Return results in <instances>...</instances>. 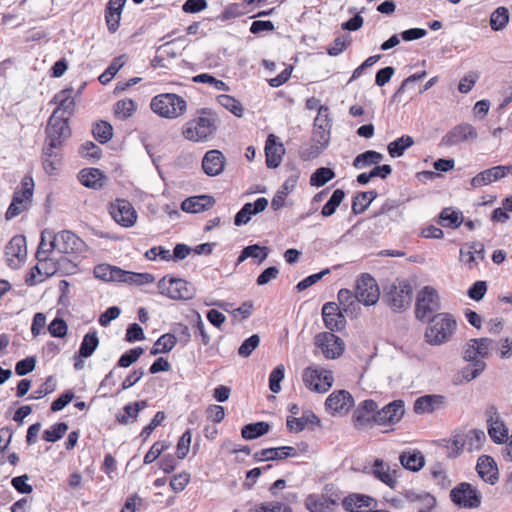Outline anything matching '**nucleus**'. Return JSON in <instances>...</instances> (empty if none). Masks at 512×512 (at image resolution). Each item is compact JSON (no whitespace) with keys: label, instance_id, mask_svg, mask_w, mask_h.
Returning <instances> with one entry per match:
<instances>
[{"label":"nucleus","instance_id":"c756f323","mask_svg":"<svg viewBox=\"0 0 512 512\" xmlns=\"http://www.w3.org/2000/svg\"><path fill=\"white\" fill-rule=\"evenodd\" d=\"M266 165L269 168H277L280 166L283 155L285 153L284 146L278 141V137L269 134L265 143Z\"/></svg>","mask_w":512,"mask_h":512},{"label":"nucleus","instance_id":"f8f14e48","mask_svg":"<svg viewBox=\"0 0 512 512\" xmlns=\"http://www.w3.org/2000/svg\"><path fill=\"white\" fill-rule=\"evenodd\" d=\"M159 292L174 300H187L193 297V289L181 278L163 277L158 282Z\"/></svg>","mask_w":512,"mask_h":512},{"label":"nucleus","instance_id":"2eb2a0df","mask_svg":"<svg viewBox=\"0 0 512 512\" xmlns=\"http://www.w3.org/2000/svg\"><path fill=\"white\" fill-rule=\"evenodd\" d=\"M68 121V117L59 116L56 115V113H52L46 128L48 141L47 144H51V147L62 146L63 140L68 138L71 134Z\"/></svg>","mask_w":512,"mask_h":512},{"label":"nucleus","instance_id":"37998d69","mask_svg":"<svg viewBox=\"0 0 512 512\" xmlns=\"http://www.w3.org/2000/svg\"><path fill=\"white\" fill-rule=\"evenodd\" d=\"M286 425L291 432H301L308 425H320V419L313 412L304 413L301 417H287Z\"/></svg>","mask_w":512,"mask_h":512},{"label":"nucleus","instance_id":"864d4df0","mask_svg":"<svg viewBox=\"0 0 512 512\" xmlns=\"http://www.w3.org/2000/svg\"><path fill=\"white\" fill-rule=\"evenodd\" d=\"M94 138L101 144L109 142L113 137V127L107 121H99L92 127Z\"/></svg>","mask_w":512,"mask_h":512},{"label":"nucleus","instance_id":"dca6fc26","mask_svg":"<svg viewBox=\"0 0 512 512\" xmlns=\"http://www.w3.org/2000/svg\"><path fill=\"white\" fill-rule=\"evenodd\" d=\"M109 214L122 227H132L137 220V212L130 201L117 198L109 204Z\"/></svg>","mask_w":512,"mask_h":512},{"label":"nucleus","instance_id":"5701e85b","mask_svg":"<svg viewBox=\"0 0 512 512\" xmlns=\"http://www.w3.org/2000/svg\"><path fill=\"white\" fill-rule=\"evenodd\" d=\"M354 405V399L347 390L332 392L325 401L326 410L334 414H346Z\"/></svg>","mask_w":512,"mask_h":512},{"label":"nucleus","instance_id":"2f4dec72","mask_svg":"<svg viewBox=\"0 0 512 512\" xmlns=\"http://www.w3.org/2000/svg\"><path fill=\"white\" fill-rule=\"evenodd\" d=\"M298 456V451L292 446H281L276 448H264L254 453L255 461L283 460L288 457Z\"/></svg>","mask_w":512,"mask_h":512},{"label":"nucleus","instance_id":"bf43d9fd","mask_svg":"<svg viewBox=\"0 0 512 512\" xmlns=\"http://www.w3.org/2000/svg\"><path fill=\"white\" fill-rule=\"evenodd\" d=\"M250 12H252V9L246 8L243 1L240 3H230L221 12L220 19L222 21H227L230 19L241 17Z\"/></svg>","mask_w":512,"mask_h":512},{"label":"nucleus","instance_id":"c03bdc74","mask_svg":"<svg viewBox=\"0 0 512 512\" xmlns=\"http://www.w3.org/2000/svg\"><path fill=\"white\" fill-rule=\"evenodd\" d=\"M136 110L137 104L130 98L120 99L113 105L114 117L122 121L132 117Z\"/></svg>","mask_w":512,"mask_h":512},{"label":"nucleus","instance_id":"052dcab7","mask_svg":"<svg viewBox=\"0 0 512 512\" xmlns=\"http://www.w3.org/2000/svg\"><path fill=\"white\" fill-rule=\"evenodd\" d=\"M268 256V249L267 247H261L257 244L249 245L245 247L240 256L238 257V263L243 262L249 257L258 259L259 262H262L265 260Z\"/></svg>","mask_w":512,"mask_h":512},{"label":"nucleus","instance_id":"603ef678","mask_svg":"<svg viewBox=\"0 0 512 512\" xmlns=\"http://www.w3.org/2000/svg\"><path fill=\"white\" fill-rule=\"evenodd\" d=\"M177 343V338L171 333L161 335L158 340L154 343L151 354L157 355L162 353L170 352Z\"/></svg>","mask_w":512,"mask_h":512},{"label":"nucleus","instance_id":"0e129e2a","mask_svg":"<svg viewBox=\"0 0 512 512\" xmlns=\"http://www.w3.org/2000/svg\"><path fill=\"white\" fill-rule=\"evenodd\" d=\"M335 177L332 169L327 167L318 168L310 177V185L321 187Z\"/></svg>","mask_w":512,"mask_h":512},{"label":"nucleus","instance_id":"72a5a7b5","mask_svg":"<svg viewBox=\"0 0 512 512\" xmlns=\"http://www.w3.org/2000/svg\"><path fill=\"white\" fill-rule=\"evenodd\" d=\"M268 206V200L265 197H260L253 203H246L236 214L234 224L241 226L247 224L251 219V216L258 214L266 209Z\"/></svg>","mask_w":512,"mask_h":512},{"label":"nucleus","instance_id":"4c0bfd02","mask_svg":"<svg viewBox=\"0 0 512 512\" xmlns=\"http://www.w3.org/2000/svg\"><path fill=\"white\" fill-rule=\"evenodd\" d=\"M373 498L359 493H350L346 497H341V504L347 512H365L371 506Z\"/></svg>","mask_w":512,"mask_h":512},{"label":"nucleus","instance_id":"58836bf2","mask_svg":"<svg viewBox=\"0 0 512 512\" xmlns=\"http://www.w3.org/2000/svg\"><path fill=\"white\" fill-rule=\"evenodd\" d=\"M5 255L10 263L14 262V260L18 262L24 261L27 255L25 237L22 235L12 237L5 247Z\"/></svg>","mask_w":512,"mask_h":512},{"label":"nucleus","instance_id":"bb28decb","mask_svg":"<svg viewBox=\"0 0 512 512\" xmlns=\"http://www.w3.org/2000/svg\"><path fill=\"white\" fill-rule=\"evenodd\" d=\"M478 476L487 484L495 485L499 481V470L494 458L489 455H481L476 463Z\"/></svg>","mask_w":512,"mask_h":512},{"label":"nucleus","instance_id":"de8ad7c7","mask_svg":"<svg viewBox=\"0 0 512 512\" xmlns=\"http://www.w3.org/2000/svg\"><path fill=\"white\" fill-rule=\"evenodd\" d=\"M377 197L375 190L359 192L352 201V213L362 214L369 207L372 201Z\"/></svg>","mask_w":512,"mask_h":512},{"label":"nucleus","instance_id":"f03ea898","mask_svg":"<svg viewBox=\"0 0 512 512\" xmlns=\"http://www.w3.org/2000/svg\"><path fill=\"white\" fill-rule=\"evenodd\" d=\"M487 441L485 432L482 429H469L467 431H457L446 442L448 456L455 458L463 450L468 452L480 451Z\"/></svg>","mask_w":512,"mask_h":512},{"label":"nucleus","instance_id":"4d7b16f0","mask_svg":"<svg viewBox=\"0 0 512 512\" xmlns=\"http://www.w3.org/2000/svg\"><path fill=\"white\" fill-rule=\"evenodd\" d=\"M383 155L377 151L368 150L356 156L353 160V166L357 169L365 168L372 164H378L382 161Z\"/></svg>","mask_w":512,"mask_h":512},{"label":"nucleus","instance_id":"cd10ccee","mask_svg":"<svg viewBox=\"0 0 512 512\" xmlns=\"http://www.w3.org/2000/svg\"><path fill=\"white\" fill-rule=\"evenodd\" d=\"M511 173L512 165L494 166L475 175L471 180V185L474 188H479L497 181Z\"/></svg>","mask_w":512,"mask_h":512},{"label":"nucleus","instance_id":"a211bd4d","mask_svg":"<svg viewBox=\"0 0 512 512\" xmlns=\"http://www.w3.org/2000/svg\"><path fill=\"white\" fill-rule=\"evenodd\" d=\"M36 259L38 261L37 265L31 269L25 279L29 286L43 282L48 277L56 274L59 269L58 261L52 256L36 257Z\"/></svg>","mask_w":512,"mask_h":512},{"label":"nucleus","instance_id":"20e7f679","mask_svg":"<svg viewBox=\"0 0 512 512\" xmlns=\"http://www.w3.org/2000/svg\"><path fill=\"white\" fill-rule=\"evenodd\" d=\"M94 274L105 281L126 283L129 285H144L153 283L155 278L150 273H137L123 270L116 266L101 264L95 267Z\"/></svg>","mask_w":512,"mask_h":512},{"label":"nucleus","instance_id":"09e8293b","mask_svg":"<svg viewBox=\"0 0 512 512\" xmlns=\"http://www.w3.org/2000/svg\"><path fill=\"white\" fill-rule=\"evenodd\" d=\"M403 500L407 503L421 502L425 509H432L436 504V499L429 493H416L413 490H405L401 493Z\"/></svg>","mask_w":512,"mask_h":512},{"label":"nucleus","instance_id":"e433bc0d","mask_svg":"<svg viewBox=\"0 0 512 512\" xmlns=\"http://www.w3.org/2000/svg\"><path fill=\"white\" fill-rule=\"evenodd\" d=\"M268 206V200L265 197H260L253 203H246L236 214L234 224L241 226L247 224L251 219V216L258 214L266 209Z\"/></svg>","mask_w":512,"mask_h":512},{"label":"nucleus","instance_id":"e2e57ef3","mask_svg":"<svg viewBox=\"0 0 512 512\" xmlns=\"http://www.w3.org/2000/svg\"><path fill=\"white\" fill-rule=\"evenodd\" d=\"M54 252H56V246L54 245V234L43 232L38 250L36 252V257L52 256Z\"/></svg>","mask_w":512,"mask_h":512},{"label":"nucleus","instance_id":"6ab92c4d","mask_svg":"<svg viewBox=\"0 0 512 512\" xmlns=\"http://www.w3.org/2000/svg\"><path fill=\"white\" fill-rule=\"evenodd\" d=\"M315 344L321 349L327 359H336L344 352V342L331 332H322L316 335Z\"/></svg>","mask_w":512,"mask_h":512},{"label":"nucleus","instance_id":"49530a36","mask_svg":"<svg viewBox=\"0 0 512 512\" xmlns=\"http://www.w3.org/2000/svg\"><path fill=\"white\" fill-rule=\"evenodd\" d=\"M147 406L146 401H138L134 403H129L124 406L123 414L117 415V421L120 424H128L130 422H135L137 420L139 412Z\"/></svg>","mask_w":512,"mask_h":512},{"label":"nucleus","instance_id":"8fccbe9b","mask_svg":"<svg viewBox=\"0 0 512 512\" xmlns=\"http://www.w3.org/2000/svg\"><path fill=\"white\" fill-rule=\"evenodd\" d=\"M440 402L441 397L436 395L421 396L414 402V411L417 414L431 413Z\"/></svg>","mask_w":512,"mask_h":512},{"label":"nucleus","instance_id":"7ed1b4c3","mask_svg":"<svg viewBox=\"0 0 512 512\" xmlns=\"http://www.w3.org/2000/svg\"><path fill=\"white\" fill-rule=\"evenodd\" d=\"M457 328L456 320L449 313H438L431 317L425 331V341L430 345L448 342Z\"/></svg>","mask_w":512,"mask_h":512},{"label":"nucleus","instance_id":"f257e3e1","mask_svg":"<svg viewBox=\"0 0 512 512\" xmlns=\"http://www.w3.org/2000/svg\"><path fill=\"white\" fill-rule=\"evenodd\" d=\"M219 125V117L212 108L197 110L196 117L182 127V136L191 142L204 143L214 138Z\"/></svg>","mask_w":512,"mask_h":512},{"label":"nucleus","instance_id":"ea45409f","mask_svg":"<svg viewBox=\"0 0 512 512\" xmlns=\"http://www.w3.org/2000/svg\"><path fill=\"white\" fill-rule=\"evenodd\" d=\"M78 178L83 186L92 189H101L107 180L98 168H84L79 172Z\"/></svg>","mask_w":512,"mask_h":512},{"label":"nucleus","instance_id":"39448f33","mask_svg":"<svg viewBox=\"0 0 512 512\" xmlns=\"http://www.w3.org/2000/svg\"><path fill=\"white\" fill-rule=\"evenodd\" d=\"M151 110L161 118L176 119L187 111V101L175 93H161L150 102Z\"/></svg>","mask_w":512,"mask_h":512},{"label":"nucleus","instance_id":"9b49d317","mask_svg":"<svg viewBox=\"0 0 512 512\" xmlns=\"http://www.w3.org/2000/svg\"><path fill=\"white\" fill-rule=\"evenodd\" d=\"M355 297L365 306L375 305L380 298V288L369 273H362L355 283Z\"/></svg>","mask_w":512,"mask_h":512},{"label":"nucleus","instance_id":"7c9ffc66","mask_svg":"<svg viewBox=\"0 0 512 512\" xmlns=\"http://www.w3.org/2000/svg\"><path fill=\"white\" fill-rule=\"evenodd\" d=\"M73 92V88H65L54 95L51 102L55 103L57 107L53 113L68 118L74 113L75 100Z\"/></svg>","mask_w":512,"mask_h":512},{"label":"nucleus","instance_id":"c85d7f7f","mask_svg":"<svg viewBox=\"0 0 512 512\" xmlns=\"http://www.w3.org/2000/svg\"><path fill=\"white\" fill-rule=\"evenodd\" d=\"M478 349L477 345L474 343V339H471L467 347L464 351V359L466 361L472 362V367H467L464 370V377L467 380H472L476 378L481 372L484 371L486 364L484 361L478 359Z\"/></svg>","mask_w":512,"mask_h":512},{"label":"nucleus","instance_id":"a18cd8bd","mask_svg":"<svg viewBox=\"0 0 512 512\" xmlns=\"http://www.w3.org/2000/svg\"><path fill=\"white\" fill-rule=\"evenodd\" d=\"M99 345V337L96 330L89 331L83 337L78 350V356L81 358H88L92 356L94 351Z\"/></svg>","mask_w":512,"mask_h":512},{"label":"nucleus","instance_id":"0eeeda50","mask_svg":"<svg viewBox=\"0 0 512 512\" xmlns=\"http://www.w3.org/2000/svg\"><path fill=\"white\" fill-rule=\"evenodd\" d=\"M412 294L409 281L396 279L385 291L383 299L393 311L402 312L410 307Z\"/></svg>","mask_w":512,"mask_h":512},{"label":"nucleus","instance_id":"b1692460","mask_svg":"<svg viewBox=\"0 0 512 512\" xmlns=\"http://www.w3.org/2000/svg\"><path fill=\"white\" fill-rule=\"evenodd\" d=\"M54 245L57 253L72 254L81 250L83 242L75 233L63 230L54 234Z\"/></svg>","mask_w":512,"mask_h":512},{"label":"nucleus","instance_id":"473e14b6","mask_svg":"<svg viewBox=\"0 0 512 512\" xmlns=\"http://www.w3.org/2000/svg\"><path fill=\"white\" fill-rule=\"evenodd\" d=\"M61 147H51V144H46L42 151V166L44 171L49 175H56L61 167L62 154L60 153Z\"/></svg>","mask_w":512,"mask_h":512},{"label":"nucleus","instance_id":"774afa93","mask_svg":"<svg viewBox=\"0 0 512 512\" xmlns=\"http://www.w3.org/2000/svg\"><path fill=\"white\" fill-rule=\"evenodd\" d=\"M509 21V13L507 8L498 7L490 17V26L493 30L498 31L503 29Z\"/></svg>","mask_w":512,"mask_h":512},{"label":"nucleus","instance_id":"9d476101","mask_svg":"<svg viewBox=\"0 0 512 512\" xmlns=\"http://www.w3.org/2000/svg\"><path fill=\"white\" fill-rule=\"evenodd\" d=\"M450 499L456 506L465 509L478 508L482 502L480 491L468 482H461L451 489Z\"/></svg>","mask_w":512,"mask_h":512},{"label":"nucleus","instance_id":"4be33fe9","mask_svg":"<svg viewBox=\"0 0 512 512\" xmlns=\"http://www.w3.org/2000/svg\"><path fill=\"white\" fill-rule=\"evenodd\" d=\"M485 259L484 244L478 241L465 243L460 248V262L469 270L477 269Z\"/></svg>","mask_w":512,"mask_h":512},{"label":"nucleus","instance_id":"338daca9","mask_svg":"<svg viewBox=\"0 0 512 512\" xmlns=\"http://www.w3.org/2000/svg\"><path fill=\"white\" fill-rule=\"evenodd\" d=\"M67 430L68 425L65 422L55 423L43 432L42 438L46 442H56L65 435Z\"/></svg>","mask_w":512,"mask_h":512},{"label":"nucleus","instance_id":"ddd939ff","mask_svg":"<svg viewBox=\"0 0 512 512\" xmlns=\"http://www.w3.org/2000/svg\"><path fill=\"white\" fill-rule=\"evenodd\" d=\"M405 414V406L404 401L401 399L394 400L381 409L376 408V415L374 422L378 426L390 427V430H393V427L397 425ZM388 432V430H385Z\"/></svg>","mask_w":512,"mask_h":512},{"label":"nucleus","instance_id":"1a4fd4ad","mask_svg":"<svg viewBox=\"0 0 512 512\" xmlns=\"http://www.w3.org/2000/svg\"><path fill=\"white\" fill-rule=\"evenodd\" d=\"M439 309L440 297L437 290L432 286L423 287L417 294L415 317L418 320L425 321Z\"/></svg>","mask_w":512,"mask_h":512},{"label":"nucleus","instance_id":"4468645a","mask_svg":"<svg viewBox=\"0 0 512 512\" xmlns=\"http://www.w3.org/2000/svg\"><path fill=\"white\" fill-rule=\"evenodd\" d=\"M487 431L491 440L496 444L507 442L509 429L501 418L495 405H488L485 410Z\"/></svg>","mask_w":512,"mask_h":512},{"label":"nucleus","instance_id":"6e6d98bb","mask_svg":"<svg viewBox=\"0 0 512 512\" xmlns=\"http://www.w3.org/2000/svg\"><path fill=\"white\" fill-rule=\"evenodd\" d=\"M217 102L231 112L236 117H242L244 114L243 105L239 100L228 94H221L217 96Z\"/></svg>","mask_w":512,"mask_h":512},{"label":"nucleus","instance_id":"423d86ee","mask_svg":"<svg viewBox=\"0 0 512 512\" xmlns=\"http://www.w3.org/2000/svg\"><path fill=\"white\" fill-rule=\"evenodd\" d=\"M342 492L333 483L324 485L320 494L311 493L304 499V506L309 512H333L340 504Z\"/></svg>","mask_w":512,"mask_h":512},{"label":"nucleus","instance_id":"f704fd0d","mask_svg":"<svg viewBox=\"0 0 512 512\" xmlns=\"http://www.w3.org/2000/svg\"><path fill=\"white\" fill-rule=\"evenodd\" d=\"M268 206V200L265 197H260L253 203H246L236 214L234 224L241 226L247 224L251 219V216L258 214L266 209Z\"/></svg>","mask_w":512,"mask_h":512},{"label":"nucleus","instance_id":"69168bd1","mask_svg":"<svg viewBox=\"0 0 512 512\" xmlns=\"http://www.w3.org/2000/svg\"><path fill=\"white\" fill-rule=\"evenodd\" d=\"M248 512H293L291 507L281 502H267L253 505Z\"/></svg>","mask_w":512,"mask_h":512},{"label":"nucleus","instance_id":"3c124183","mask_svg":"<svg viewBox=\"0 0 512 512\" xmlns=\"http://www.w3.org/2000/svg\"><path fill=\"white\" fill-rule=\"evenodd\" d=\"M270 425L267 422H256L245 425L241 430V435L246 440L256 439L268 433Z\"/></svg>","mask_w":512,"mask_h":512},{"label":"nucleus","instance_id":"13d9d810","mask_svg":"<svg viewBox=\"0 0 512 512\" xmlns=\"http://www.w3.org/2000/svg\"><path fill=\"white\" fill-rule=\"evenodd\" d=\"M34 190V180L31 175H25L21 180V188L14 192L13 197H18L23 203L30 204Z\"/></svg>","mask_w":512,"mask_h":512},{"label":"nucleus","instance_id":"c9c22d12","mask_svg":"<svg viewBox=\"0 0 512 512\" xmlns=\"http://www.w3.org/2000/svg\"><path fill=\"white\" fill-rule=\"evenodd\" d=\"M268 206V200L265 197H260L253 203H246L236 214L234 224L241 226L247 224L251 219V216L258 214L266 209Z\"/></svg>","mask_w":512,"mask_h":512},{"label":"nucleus","instance_id":"a19ab883","mask_svg":"<svg viewBox=\"0 0 512 512\" xmlns=\"http://www.w3.org/2000/svg\"><path fill=\"white\" fill-rule=\"evenodd\" d=\"M399 462L404 469L412 472H418L425 465V457L421 451L410 449L403 451L399 455Z\"/></svg>","mask_w":512,"mask_h":512},{"label":"nucleus","instance_id":"aec40b11","mask_svg":"<svg viewBox=\"0 0 512 512\" xmlns=\"http://www.w3.org/2000/svg\"><path fill=\"white\" fill-rule=\"evenodd\" d=\"M377 402L372 399L361 401L352 414V422L356 429L362 430L376 425L374 422Z\"/></svg>","mask_w":512,"mask_h":512},{"label":"nucleus","instance_id":"393cba45","mask_svg":"<svg viewBox=\"0 0 512 512\" xmlns=\"http://www.w3.org/2000/svg\"><path fill=\"white\" fill-rule=\"evenodd\" d=\"M226 166V157L218 149L207 151L203 158L201 167L203 172L210 177L220 175Z\"/></svg>","mask_w":512,"mask_h":512},{"label":"nucleus","instance_id":"412c9836","mask_svg":"<svg viewBox=\"0 0 512 512\" xmlns=\"http://www.w3.org/2000/svg\"><path fill=\"white\" fill-rule=\"evenodd\" d=\"M478 133L469 123H461L451 128L442 138L441 144L447 147L455 146L468 140H475Z\"/></svg>","mask_w":512,"mask_h":512},{"label":"nucleus","instance_id":"79ce46f5","mask_svg":"<svg viewBox=\"0 0 512 512\" xmlns=\"http://www.w3.org/2000/svg\"><path fill=\"white\" fill-rule=\"evenodd\" d=\"M214 203L215 201L212 196H192L181 203V209L188 213H200L210 209Z\"/></svg>","mask_w":512,"mask_h":512},{"label":"nucleus","instance_id":"5fc2aeb1","mask_svg":"<svg viewBox=\"0 0 512 512\" xmlns=\"http://www.w3.org/2000/svg\"><path fill=\"white\" fill-rule=\"evenodd\" d=\"M414 144L412 137L408 135L401 136L388 144V153L391 157H400L405 150Z\"/></svg>","mask_w":512,"mask_h":512},{"label":"nucleus","instance_id":"f3484780","mask_svg":"<svg viewBox=\"0 0 512 512\" xmlns=\"http://www.w3.org/2000/svg\"><path fill=\"white\" fill-rule=\"evenodd\" d=\"M369 473L375 479L388 486L390 489H396L398 486L400 468L397 464L391 466L383 459L376 458L371 465Z\"/></svg>","mask_w":512,"mask_h":512},{"label":"nucleus","instance_id":"a878e982","mask_svg":"<svg viewBox=\"0 0 512 512\" xmlns=\"http://www.w3.org/2000/svg\"><path fill=\"white\" fill-rule=\"evenodd\" d=\"M322 317L325 327L330 331H341L346 325V319L335 302H327L322 307Z\"/></svg>","mask_w":512,"mask_h":512},{"label":"nucleus","instance_id":"6e6552de","mask_svg":"<svg viewBox=\"0 0 512 512\" xmlns=\"http://www.w3.org/2000/svg\"><path fill=\"white\" fill-rule=\"evenodd\" d=\"M304 385L313 392L326 393L333 385L334 377L330 370L309 366L302 374Z\"/></svg>","mask_w":512,"mask_h":512},{"label":"nucleus","instance_id":"680f3d73","mask_svg":"<svg viewBox=\"0 0 512 512\" xmlns=\"http://www.w3.org/2000/svg\"><path fill=\"white\" fill-rule=\"evenodd\" d=\"M344 197L345 193L342 189L334 190L328 202L323 206L321 210V215L323 217H329L333 215L336 212L337 208L340 206Z\"/></svg>","mask_w":512,"mask_h":512}]
</instances>
